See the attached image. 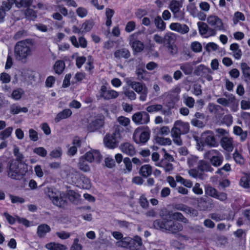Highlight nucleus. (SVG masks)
<instances>
[{"label":"nucleus","mask_w":250,"mask_h":250,"mask_svg":"<svg viewBox=\"0 0 250 250\" xmlns=\"http://www.w3.org/2000/svg\"><path fill=\"white\" fill-rule=\"evenodd\" d=\"M167 218V217L163 215L162 220L157 219L155 220L153 222L154 228L163 231H168L172 234H175L183 229V226L182 224Z\"/></svg>","instance_id":"1"},{"label":"nucleus","mask_w":250,"mask_h":250,"mask_svg":"<svg viewBox=\"0 0 250 250\" xmlns=\"http://www.w3.org/2000/svg\"><path fill=\"white\" fill-rule=\"evenodd\" d=\"M31 41L26 40L18 42L14 47L15 59L23 62H26L27 58L32 55Z\"/></svg>","instance_id":"2"},{"label":"nucleus","mask_w":250,"mask_h":250,"mask_svg":"<svg viewBox=\"0 0 250 250\" xmlns=\"http://www.w3.org/2000/svg\"><path fill=\"white\" fill-rule=\"evenodd\" d=\"M189 130V125L188 123L176 121L171 131L174 143L178 146L182 145V141L181 139V135L187 134Z\"/></svg>","instance_id":"3"},{"label":"nucleus","mask_w":250,"mask_h":250,"mask_svg":"<svg viewBox=\"0 0 250 250\" xmlns=\"http://www.w3.org/2000/svg\"><path fill=\"white\" fill-rule=\"evenodd\" d=\"M7 168L8 176L13 179H21L27 171L26 165L14 161L8 162Z\"/></svg>","instance_id":"4"},{"label":"nucleus","mask_w":250,"mask_h":250,"mask_svg":"<svg viewBox=\"0 0 250 250\" xmlns=\"http://www.w3.org/2000/svg\"><path fill=\"white\" fill-rule=\"evenodd\" d=\"M121 139L119 128L117 127L112 134H106L104 139L105 146L109 148H114L118 146Z\"/></svg>","instance_id":"5"},{"label":"nucleus","mask_w":250,"mask_h":250,"mask_svg":"<svg viewBox=\"0 0 250 250\" xmlns=\"http://www.w3.org/2000/svg\"><path fill=\"white\" fill-rule=\"evenodd\" d=\"M126 82L133 90L140 94L139 99L141 101H145L146 100L148 93V89L145 84L132 81L129 78L126 79Z\"/></svg>","instance_id":"6"},{"label":"nucleus","mask_w":250,"mask_h":250,"mask_svg":"<svg viewBox=\"0 0 250 250\" xmlns=\"http://www.w3.org/2000/svg\"><path fill=\"white\" fill-rule=\"evenodd\" d=\"M150 130L146 127H138L136 128L133 135V139L137 144H145L148 140L150 137Z\"/></svg>","instance_id":"7"},{"label":"nucleus","mask_w":250,"mask_h":250,"mask_svg":"<svg viewBox=\"0 0 250 250\" xmlns=\"http://www.w3.org/2000/svg\"><path fill=\"white\" fill-rule=\"evenodd\" d=\"M204 157L205 159L209 160L211 165L215 167L221 166L224 161L222 154L215 149L208 151L204 154Z\"/></svg>","instance_id":"8"},{"label":"nucleus","mask_w":250,"mask_h":250,"mask_svg":"<svg viewBox=\"0 0 250 250\" xmlns=\"http://www.w3.org/2000/svg\"><path fill=\"white\" fill-rule=\"evenodd\" d=\"M44 191L55 205L59 207H63L66 204V201L62 197H58L53 188L46 187L44 188Z\"/></svg>","instance_id":"9"},{"label":"nucleus","mask_w":250,"mask_h":250,"mask_svg":"<svg viewBox=\"0 0 250 250\" xmlns=\"http://www.w3.org/2000/svg\"><path fill=\"white\" fill-rule=\"evenodd\" d=\"M205 143L210 147H215L218 146V142L215 138L214 133L210 130H207L202 134Z\"/></svg>","instance_id":"10"},{"label":"nucleus","mask_w":250,"mask_h":250,"mask_svg":"<svg viewBox=\"0 0 250 250\" xmlns=\"http://www.w3.org/2000/svg\"><path fill=\"white\" fill-rule=\"evenodd\" d=\"M132 120L136 125L147 124L149 122V115L146 111H139L134 113Z\"/></svg>","instance_id":"11"},{"label":"nucleus","mask_w":250,"mask_h":250,"mask_svg":"<svg viewBox=\"0 0 250 250\" xmlns=\"http://www.w3.org/2000/svg\"><path fill=\"white\" fill-rule=\"evenodd\" d=\"M220 143L221 147L226 151L232 152L235 146V143L233 139L229 135L223 136L221 138Z\"/></svg>","instance_id":"12"},{"label":"nucleus","mask_w":250,"mask_h":250,"mask_svg":"<svg viewBox=\"0 0 250 250\" xmlns=\"http://www.w3.org/2000/svg\"><path fill=\"white\" fill-rule=\"evenodd\" d=\"M100 95L104 100H109L117 98L119 94L113 90L107 89L105 85H102L100 90Z\"/></svg>","instance_id":"13"},{"label":"nucleus","mask_w":250,"mask_h":250,"mask_svg":"<svg viewBox=\"0 0 250 250\" xmlns=\"http://www.w3.org/2000/svg\"><path fill=\"white\" fill-rule=\"evenodd\" d=\"M207 22L209 25L219 31L224 30V26L222 20L217 16H209L207 18Z\"/></svg>","instance_id":"14"},{"label":"nucleus","mask_w":250,"mask_h":250,"mask_svg":"<svg viewBox=\"0 0 250 250\" xmlns=\"http://www.w3.org/2000/svg\"><path fill=\"white\" fill-rule=\"evenodd\" d=\"M173 209L182 211L187 214H189L190 216H197L198 214L197 210L187 206L183 204H176L173 205Z\"/></svg>","instance_id":"15"},{"label":"nucleus","mask_w":250,"mask_h":250,"mask_svg":"<svg viewBox=\"0 0 250 250\" xmlns=\"http://www.w3.org/2000/svg\"><path fill=\"white\" fill-rule=\"evenodd\" d=\"M130 250H145L141 238L136 235L133 238H130L129 244Z\"/></svg>","instance_id":"16"},{"label":"nucleus","mask_w":250,"mask_h":250,"mask_svg":"<svg viewBox=\"0 0 250 250\" xmlns=\"http://www.w3.org/2000/svg\"><path fill=\"white\" fill-rule=\"evenodd\" d=\"M167 213L165 215L169 218H172L177 222L179 221L186 224L189 223L188 220L185 217L184 215L179 212L174 211L173 210L167 211Z\"/></svg>","instance_id":"17"},{"label":"nucleus","mask_w":250,"mask_h":250,"mask_svg":"<svg viewBox=\"0 0 250 250\" xmlns=\"http://www.w3.org/2000/svg\"><path fill=\"white\" fill-rule=\"evenodd\" d=\"M104 121L102 119H96L92 121L87 126L89 132H94L103 126Z\"/></svg>","instance_id":"18"},{"label":"nucleus","mask_w":250,"mask_h":250,"mask_svg":"<svg viewBox=\"0 0 250 250\" xmlns=\"http://www.w3.org/2000/svg\"><path fill=\"white\" fill-rule=\"evenodd\" d=\"M114 56L117 60H120L122 59H128L130 57L131 54L127 49L122 48L115 50L114 53Z\"/></svg>","instance_id":"19"},{"label":"nucleus","mask_w":250,"mask_h":250,"mask_svg":"<svg viewBox=\"0 0 250 250\" xmlns=\"http://www.w3.org/2000/svg\"><path fill=\"white\" fill-rule=\"evenodd\" d=\"M120 148L124 153L130 156L134 155L136 152L134 146L129 143L121 144Z\"/></svg>","instance_id":"20"},{"label":"nucleus","mask_w":250,"mask_h":250,"mask_svg":"<svg viewBox=\"0 0 250 250\" xmlns=\"http://www.w3.org/2000/svg\"><path fill=\"white\" fill-rule=\"evenodd\" d=\"M194 73L196 76L204 77V76L208 74L212 73V72L209 67H207L203 64H200L196 67Z\"/></svg>","instance_id":"21"},{"label":"nucleus","mask_w":250,"mask_h":250,"mask_svg":"<svg viewBox=\"0 0 250 250\" xmlns=\"http://www.w3.org/2000/svg\"><path fill=\"white\" fill-rule=\"evenodd\" d=\"M170 28L171 30L177 31L182 34H185L189 31L188 27L185 24H180L179 23H172L170 25Z\"/></svg>","instance_id":"22"},{"label":"nucleus","mask_w":250,"mask_h":250,"mask_svg":"<svg viewBox=\"0 0 250 250\" xmlns=\"http://www.w3.org/2000/svg\"><path fill=\"white\" fill-rule=\"evenodd\" d=\"M240 68L244 81L246 83H250V67L246 63L242 62L240 64Z\"/></svg>","instance_id":"23"},{"label":"nucleus","mask_w":250,"mask_h":250,"mask_svg":"<svg viewBox=\"0 0 250 250\" xmlns=\"http://www.w3.org/2000/svg\"><path fill=\"white\" fill-rule=\"evenodd\" d=\"M72 113L70 109H65L62 110V111L59 112L56 115V117L54 119L55 122L58 123L61 120L66 119L69 117H70L72 115Z\"/></svg>","instance_id":"24"},{"label":"nucleus","mask_w":250,"mask_h":250,"mask_svg":"<svg viewBox=\"0 0 250 250\" xmlns=\"http://www.w3.org/2000/svg\"><path fill=\"white\" fill-rule=\"evenodd\" d=\"M197 167L202 173L203 172H212L213 171V168L210 165L205 161H200L198 164Z\"/></svg>","instance_id":"25"},{"label":"nucleus","mask_w":250,"mask_h":250,"mask_svg":"<svg viewBox=\"0 0 250 250\" xmlns=\"http://www.w3.org/2000/svg\"><path fill=\"white\" fill-rule=\"evenodd\" d=\"M176 39V36L175 34L172 33H167L164 37L163 44L166 46L173 44L174 43Z\"/></svg>","instance_id":"26"},{"label":"nucleus","mask_w":250,"mask_h":250,"mask_svg":"<svg viewBox=\"0 0 250 250\" xmlns=\"http://www.w3.org/2000/svg\"><path fill=\"white\" fill-rule=\"evenodd\" d=\"M152 167L149 165H145L142 166L139 170V174L144 177H147L152 173Z\"/></svg>","instance_id":"27"},{"label":"nucleus","mask_w":250,"mask_h":250,"mask_svg":"<svg viewBox=\"0 0 250 250\" xmlns=\"http://www.w3.org/2000/svg\"><path fill=\"white\" fill-rule=\"evenodd\" d=\"M230 49L232 51V55L236 59L239 60L241 58L242 54L238 44L236 43L231 44Z\"/></svg>","instance_id":"28"},{"label":"nucleus","mask_w":250,"mask_h":250,"mask_svg":"<svg viewBox=\"0 0 250 250\" xmlns=\"http://www.w3.org/2000/svg\"><path fill=\"white\" fill-rule=\"evenodd\" d=\"M180 68L185 75H191L193 72V65L190 62H186L180 65Z\"/></svg>","instance_id":"29"},{"label":"nucleus","mask_w":250,"mask_h":250,"mask_svg":"<svg viewBox=\"0 0 250 250\" xmlns=\"http://www.w3.org/2000/svg\"><path fill=\"white\" fill-rule=\"evenodd\" d=\"M50 231V227L47 224H42L38 226L37 233L39 237H43L45 234Z\"/></svg>","instance_id":"30"},{"label":"nucleus","mask_w":250,"mask_h":250,"mask_svg":"<svg viewBox=\"0 0 250 250\" xmlns=\"http://www.w3.org/2000/svg\"><path fill=\"white\" fill-rule=\"evenodd\" d=\"M78 166L79 169L83 171L86 172L90 170V167L87 164L86 161L82 157L79 158Z\"/></svg>","instance_id":"31"},{"label":"nucleus","mask_w":250,"mask_h":250,"mask_svg":"<svg viewBox=\"0 0 250 250\" xmlns=\"http://www.w3.org/2000/svg\"><path fill=\"white\" fill-rule=\"evenodd\" d=\"M64 68V62L62 60L57 61L54 65V71L58 74H62Z\"/></svg>","instance_id":"32"},{"label":"nucleus","mask_w":250,"mask_h":250,"mask_svg":"<svg viewBox=\"0 0 250 250\" xmlns=\"http://www.w3.org/2000/svg\"><path fill=\"white\" fill-rule=\"evenodd\" d=\"M130 43L134 50L136 52H140L144 48V43L139 40H133Z\"/></svg>","instance_id":"33"},{"label":"nucleus","mask_w":250,"mask_h":250,"mask_svg":"<svg viewBox=\"0 0 250 250\" xmlns=\"http://www.w3.org/2000/svg\"><path fill=\"white\" fill-rule=\"evenodd\" d=\"M158 166L163 167L167 172L172 170L173 168L172 164L167 160H162Z\"/></svg>","instance_id":"34"},{"label":"nucleus","mask_w":250,"mask_h":250,"mask_svg":"<svg viewBox=\"0 0 250 250\" xmlns=\"http://www.w3.org/2000/svg\"><path fill=\"white\" fill-rule=\"evenodd\" d=\"M130 239V237H129L123 238L120 241L116 243V246L129 249Z\"/></svg>","instance_id":"35"},{"label":"nucleus","mask_w":250,"mask_h":250,"mask_svg":"<svg viewBox=\"0 0 250 250\" xmlns=\"http://www.w3.org/2000/svg\"><path fill=\"white\" fill-rule=\"evenodd\" d=\"M154 23L156 27L161 31H163L166 28V23L163 21L161 17L160 16L156 17L155 19Z\"/></svg>","instance_id":"36"},{"label":"nucleus","mask_w":250,"mask_h":250,"mask_svg":"<svg viewBox=\"0 0 250 250\" xmlns=\"http://www.w3.org/2000/svg\"><path fill=\"white\" fill-rule=\"evenodd\" d=\"M147 74V71L143 69L138 68L136 70V74L137 76V79L140 81H146L147 80V78L146 77Z\"/></svg>","instance_id":"37"},{"label":"nucleus","mask_w":250,"mask_h":250,"mask_svg":"<svg viewBox=\"0 0 250 250\" xmlns=\"http://www.w3.org/2000/svg\"><path fill=\"white\" fill-rule=\"evenodd\" d=\"M25 18L30 21H34L37 18V14L35 11L32 9L27 8L24 11Z\"/></svg>","instance_id":"38"},{"label":"nucleus","mask_w":250,"mask_h":250,"mask_svg":"<svg viewBox=\"0 0 250 250\" xmlns=\"http://www.w3.org/2000/svg\"><path fill=\"white\" fill-rule=\"evenodd\" d=\"M155 140L157 144L161 145H170L171 144V140L168 138L157 136Z\"/></svg>","instance_id":"39"},{"label":"nucleus","mask_w":250,"mask_h":250,"mask_svg":"<svg viewBox=\"0 0 250 250\" xmlns=\"http://www.w3.org/2000/svg\"><path fill=\"white\" fill-rule=\"evenodd\" d=\"M163 105L161 104H153L147 106L146 108V110L147 112L152 113L154 112H158L162 111L164 113V111H162Z\"/></svg>","instance_id":"40"},{"label":"nucleus","mask_w":250,"mask_h":250,"mask_svg":"<svg viewBox=\"0 0 250 250\" xmlns=\"http://www.w3.org/2000/svg\"><path fill=\"white\" fill-rule=\"evenodd\" d=\"M18 0H6L2 2L1 7L5 10V11H9L12 7V5L17 2Z\"/></svg>","instance_id":"41"},{"label":"nucleus","mask_w":250,"mask_h":250,"mask_svg":"<svg viewBox=\"0 0 250 250\" xmlns=\"http://www.w3.org/2000/svg\"><path fill=\"white\" fill-rule=\"evenodd\" d=\"M13 128L12 127H8L4 130L0 132V139L4 140L8 138L11 134Z\"/></svg>","instance_id":"42"},{"label":"nucleus","mask_w":250,"mask_h":250,"mask_svg":"<svg viewBox=\"0 0 250 250\" xmlns=\"http://www.w3.org/2000/svg\"><path fill=\"white\" fill-rule=\"evenodd\" d=\"M182 6V3L176 0H172L169 5L170 9L172 13L180 10Z\"/></svg>","instance_id":"43"},{"label":"nucleus","mask_w":250,"mask_h":250,"mask_svg":"<svg viewBox=\"0 0 250 250\" xmlns=\"http://www.w3.org/2000/svg\"><path fill=\"white\" fill-rule=\"evenodd\" d=\"M200 170H197L194 168L190 169L188 171V173L190 176L196 178H199L200 179H203L204 178V174L202 173Z\"/></svg>","instance_id":"44"},{"label":"nucleus","mask_w":250,"mask_h":250,"mask_svg":"<svg viewBox=\"0 0 250 250\" xmlns=\"http://www.w3.org/2000/svg\"><path fill=\"white\" fill-rule=\"evenodd\" d=\"M80 178L82 181L81 186L83 188L89 189L91 188V182L87 177L82 175Z\"/></svg>","instance_id":"45"},{"label":"nucleus","mask_w":250,"mask_h":250,"mask_svg":"<svg viewBox=\"0 0 250 250\" xmlns=\"http://www.w3.org/2000/svg\"><path fill=\"white\" fill-rule=\"evenodd\" d=\"M197 25L199 32L201 35H204L208 33V26L206 23L198 22Z\"/></svg>","instance_id":"46"},{"label":"nucleus","mask_w":250,"mask_h":250,"mask_svg":"<svg viewBox=\"0 0 250 250\" xmlns=\"http://www.w3.org/2000/svg\"><path fill=\"white\" fill-rule=\"evenodd\" d=\"M230 96L229 105H230L231 110L233 112H236L238 110V102L236 100L234 96L230 95Z\"/></svg>","instance_id":"47"},{"label":"nucleus","mask_w":250,"mask_h":250,"mask_svg":"<svg viewBox=\"0 0 250 250\" xmlns=\"http://www.w3.org/2000/svg\"><path fill=\"white\" fill-rule=\"evenodd\" d=\"M245 20V16L242 13L237 11L234 13L233 18V22L234 24H236L239 21H244Z\"/></svg>","instance_id":"48"},{"label":"nucleus","mask_w":250,"mask_h":250,"mask_svg":"<svg viewBox=\"0 0 250 250\" xmlns=\"http://www.w3.org/2000/svg\"><path fill=\"white\" fill-rule=\"evenodd\" d=\"M209 111L211 113H216L219 110H223V108L220 105L213 103H209L208 105Z\"/></svg>","instance_id":"49"},{"label":"nucleus","mask_w":250,"mask_h":250,"mask_svg":"<svg viewBox=\"0 0 250 250\" xmlns=\"http://www.w3.org/2000/svg\"><path fill=\"white\" fill-rule=\"evenodd\" d=\"M13 153L16 158V160L19 162H22L24 159V156L20 152L19 148L16 145L14 146Z\"/></svg>","instance_id":"50"},{"label":"nucleus","mask_w":250,"mask_h":250,"mask_svg":"<svg viewBox=\"0 0 250 250\" xmlns=\"http://www.w3.org/2000/svg\"><path fill=\"white\" fill-rule=\"evenodd\" d=\"M217 190L211 186H207L205 188V193L208 196L215 198L217 193Z\"/></svg>","instance_id":"51"},{"label":"nucleus","mask_w":250,"mask_h":250,"mask_svg":"<svg viewBox=\"0 0 250 250\" xmlns=\"http://www.w3.org/2000/svg\"><path fill=\"white\" fill-rule=\"evenodd\" d=\"M93 26L92 21L88 20L85 21L83 24L82 28L83 29L82 32H87L89 31Z\"/></svg>","instance_id":"52"},{"label":"nucleus","mask_w":250,"mask_h":250,"mask_svg":"<svg viewBox=\"0 0 250 250\" xmlns=\"http://www.w3.org/2000/svg\"><path fill=\"white\" fill-rule=\"evenodd\" d=\"M33 152L42 157H45L47 155V151L43 147L35 148L33 149Z\"/></svg>","instance_id":"53"},{"label":"nucleus","mask_w":250,"mask_h":250,"mask_svg":"<svg viewBox=\"0 0 250 250\" xmlns=\"http://www.w3.org/2000/svg\"><path fill=\"white\" fill-rule=\"evenodd\" d=\"M184 103L189 108H192L194 106L195 101H194V99L191 97H188V96H184Z\"/></svg>","instance_id":"54"},{"label":"nucleus","mask_w":250,"mask_h":250,"mask_svg":"<svg viewBox=\"0 0 250 250\" xmlns=\"http://www.w3.org/2000/svg\"><path fill=\"white\" fill-rule=\"evenodd\" d=\"M233 118L230 114H227L225 115L221 121V123L225 124L227 126H229L232 123Z\"/></svg>","instance_id":"55"},{"label":"nucleus","mask_w":250,"mask_h":250,"mask_svg":"<svg viewBox=\"0 0 250 250\" xmlns=\"http://www.w3.org/2000/svg\"><path fill=\"white\" fill-rule=\"evenodd\" d=\"M62 155V149L61 147H57L50 152L49 155L53 158H60Z\"/></svg>","instance_id":"56"},{"label":"nucleus","mask_w":250,"mask_h":250,"mask_svg":"<svg viewBox=\"0 0 250 250\" xmlns=\"http://www.w3.org/2000/svg\"><path fill=\"white\" fill-rule=\"evenodd\" d=\"M191 48L193 52L198 53L202 51V46L199 42H194L191 43Z\"/></svg>","instance_id":"57"},{"label":"nucleus","mask_w":250,"mask_h":250,"mask_svg":"<svg viewBox=\"0 0 250 250\" xmlns=\"http://www.w3.org/2000/svg\"><path fill=\"white\" fill-rule=\"evenodd\" d=\"M240 184L245 188L250 187V180L247 175L242 177L240 180Z\"/></svg>","instance_id":"58"},{"label":"nucleus","mask_w":250,"mask_h":250,"mask_svg":"<svg viewBox=\"0 0 250 250\" xmlns=\"http://www.w3.org/2000/svg\"><path fill=\"white\" fill-rule=\"evenodd\" d=\"M23 93V91L21 88H18L13 91L11 96L14 99L18 100L21 99Z\"/></svg>","instance_id":"59"},{"label":"nucleus","mask_w":250,"mask_h":250,"mask_svg":"<svg viewBox=\"0 0 250 250\" xmlns=\"http://www.w3.org/2000/svg\"><path fill=\"white\" fill-rule=\"evenodd\" d=\"M20 1L16 3V6L18 7H29L33 1V0H19Z\"/></svg>","instance_id":"60"},{"label":"nucleus","mask_w":250,"mask_h":250,"mask_svg":"<svg viewBox=\"0 0 250 250\" xmlns=\"http://www.w3.org/2000/svg\"><path fill=\"white\" fill-rule=\"evenodd\" d=\"M187 8V10L193 17L198 11V9L195 6V3H190L188 5Z\"/></svg>","instance_id":"61"},{"label":"nucleus","mask_w":250,"mask_h":250,"mask_svg":"<svg viewBox=\"0 0 250 250\" xmlns=\"http://www.w3.org/2000/svg\"><path fill=\"white\" fill-rule=\"evenodd\" d=\"M79 240L78 238H75L70 247V250H82L83 247L81 244H79Z\"/></svg>","instance_id":"62"},{"label":"nucleus","mask_w":250,"mask_h":250,"mask_svg":"<svg viewBox=\"0 0 250 250\" xmlns=\"http://www.w3.org/2000/svg\"><path fill=\"white\" fill-rule=\"evenodd\" d=\"M191 124L192 125L195 127L199 128H202L205 126V124L200 120H198L197 118H193L191 121Z\"/></svg>","instance_id":"63"},{"label":"nucleus","mask_w":250,"mask_h":250,"mask_svg":"<svg viewBox=\"0 0 250 250\" xmlns=\"http://www.w3.org/2000/svg\"><path fill=\"white\" fill-rule=\"evenodd\" d=\"M206 50L209 52L211 50L215 51L218 49V45L214 42L207 43L205 47Z\"/></svg>","instance_id":"64"}]
</instances>
